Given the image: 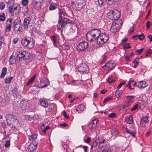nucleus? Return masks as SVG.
Returning <instances> with one entry per match:
<instances>
[{
	"mask_svg": "<svg viewBox=\"0 0 152 152\" xmlns=\"http://www.w3.org/2000/svg\"><path fill=\"white\" fill-rule=\"evenodd\" d=\"M62 47L65 50H68L69 49V46L67 44H64L62 45Z\"/></svg>",
	"mask_w": 152,
	"mask_h": 152,
	"instance_id": "58836bf2",
	"label": "nucleus"
},
{
	"mask_svg": "<svg viewBox=\"0 0 152 152\" xmlns=\"http://www.w3.org/2000/svg\"><path fill=\"white\" fill-rule=\"evenodd\" d=\"M134 80H131L126 85V86L128 87L130 89H131V85L132 83H134Z\"/></svg>",
	"mask_w": 152,
	"mask_h": 152,
	"instance_id": "864d4df0",
	"label": "nucleus"
},
{
	"mask_svg": "<svg viewBox=\"0 0 152 152\" xmlns=\"http://www.w3.org/2000/svg\"><path fill=\"white\" fill-rule=\"evenodd\" d=\"M129 44V43L124 44L123 45V46L125 49L130 48H131V47Z\"/></svg>",
	"mask_w": 152,
	"mask_h": 152,
	"instance_id": "09e8293b",
	"label": "nucleus"
},
{
	"mask_svg": "<svg viewBox=\"0 0 152 152\" xmlns=\"http://www.w3.org/2000/svg\"><path fill=\"white\" fill-rule=\"evenodd\" d=\"M125 84V82L121 83L120 84H119V85L117 87V88L118 89L120 88L122 85H124Z\"/></svg>",
	"mask_w": 152,
	"mask_h": 152,
	"instance_id": "774afa93",
	"label": "nucleus"
},
{
	"mask_svg": "<svg viewBox=\"0 0 152 152\" xmlns=\"http://www.w3.org/2000/svg\"><path fill=\"white\" fill-rule=\"evenodd\" d=\"M136 37H138V39L140 40H142L144 38V36L143 34H142L141 35H135L133 37V38H135Z\"/></svg>",
	"mask_w": 152,
	"mask_h": 152,
	"instance_id": "2f4dec72",
	"label": "nucleus"
},
{
	"mask_svg": "<svg viewBox=\"0 0 152 152\" xmlns=\"http://www.w3.org/2000/svg\"><path fill=\"white\" fill-rule=\"evenodd\" d=\"M151 25V22L149 21H148L146 24V26L147 29H149Z\"/></svg>",
	"mask_w": 152,
	"mask_h": 152,
	"instance_id": "69168bd1",
	"label": "nucleus"
},
{
	"mask_svg": "<svg viewBox=\"0 0 152 152\" xmlns=\"http://www.w3.org/2000/svg\"><path fill=\"white\" fill-rule=\"evenodd\" d=\"M68 24H73V21L70 19L66 18H64L63 19L58 20V23L57 25V28L60 30L61 28H64L65 26Z\"/></svg>",
	"mask_w": 152,
	"mask_h": 152,
	"instance_id": "f03ea898",
	"label": "nucleus"
},
{
	"mask_svg": "<svg viewBox=\"0 0 152 152\" xmlns=\"http://www.w3.org/2000/svg\"><path fill=\"white\" fill-rule=\"evenodd\" d=\"M126 131L127 133L130 134L131 135L134 137H135V133L134 132L129 130L127 129H126Z\"/></svg>",
	"mask_w": 152,
	"mask_h": 152,
	"instance_id": "ea45409f",
	"label": "nucleus"
},
{
	"mask_svg": "<svg viewBox=\"0 0 152 152\" xmlns=\"http://www.w3.org/2000/svg\"><path fill=\"white\" fill-rule=\"evenodd\" d=\"M51 40L53 42L54 45H56L57 44V37L56 36H53L51 37Z\"/></svg>",
	"mask_w": 152,
	"mask_h": 152,
	"instance_id": "473e14b6",
	"label": "nucleus"
},
{
	"mask_svg": "<svg viewBox=\"0 0 152 152\" xmlns=\"http://www.w3.org/2000/svg\"><path fill=\"white\" fill-rule=\"evenodd\" d=\"M112 99L111 97H107L103 101V103H105L107 102H109L110 100Z\"/></svg>",
	"mask_w": 152,
	"mask_h": 152,
	"instance_id": "6e6d98bb",
	"label": "nucleus"
},
{
	"mask_svg": "<svg viewBox=\"0 0 152 152\" xmlns=\"http://www.w3.org/2000/svg\"><path fill=\"white\" fill-rule=\"evenodd\" d=\"M12 79V77L10 76L7 78L5 80V83L6 84H8L10 83L11 80Z\"/></svg>",
	"mask_w": 152,
	"mask_h": 152,
	"instance_id": "c9c22d12",
	"label": "nucleus"
},
{
	"mask_svg": "<svg viewBox=\"0 0 152 152\" xmlns=\"http://www.w3.org/2000/svg\"><path fill=\"white\" fill-rule=\"evenodd\" d=\"M57 4L55 3H51L50 6L49 10H53L56 9L57 6Z\"/></svg>",
	"mask_w": 152,
	"mask_h": 152,
	"instance_id": "393cba45",
	"label": "nucleus"
},
{
	"mask_svg": "<svg viewBox=\"0 0 152 152\" xmlns=\"http://www.w3.org/2000/svg\"><path fill=\"white\" fill-rule=\"evenodd\" d=\"M97 119H96L91 121L88 124V127L89 129L92 130H94L97 127Z\"/></svg>",
	"mask_w": 152,
	"mask_h": 152,
	"instance_id": "1a4fd4ad",
	"label": "nucleus"
},
{
	"mask_svg": "<svg viewBox=\"0 0 152 152\" xmlns=\"http://www.w3.org/2000/svg\"><path fill=\"white\" fill-rule=\"evenodd\" d=\"M104 0H98L96 3L97 5L100 6H102L104 2Z\"/></svg>",
	"mask_w": 152,
	"mask_h": 152,
	"instance_id": "79ce46f5",
	"label": "nucleus"
},
{
	"mask_svg": "<svg viewBox=\"0 0 152 152\" xmlns=\"http://www.w3.org/2000/svg\"><path fill=\"white\" fill-rule=\"evenodd\" d=\"M102 151V152H108L106 150H105L104 147L103 145L101 146L100 148Z\"/></svg>",
	"mask_w": 152,
	"mask_h": 152,
	"instance_id": "052dcab7",
	"label": "nucleus"
},
{
	"mask_svg": "<svg viewBox=\"0 0 152 152\" xmlns=\"http://www.w3.org/2000/svg\"><path fill=\"white\" fill-rule=\"evenodd\" d=\"M148 84L145 81L142 80L137 82V87L140 88H144L147 86Z\"/></svg>",
	"mask_w": 152,
	"mask_h": 152,
	"instance_id": "4468645a",
	"label": "nucleus"
},
{
	"mask_svg": "<svg viewBox=\"0 0 152 152\" xmlns=\"http://www.w3.org/2000/svg\"><path fill=\"white\" fill-rule=\"evenodd\" d=\"M14 30L16 33L19 31V21L18 20H15L14 22Z\"/></svg>",
	"mask_w": 152,
	"mask_h": 152,
	"instance_id": "dca6fc26",
	"label": "nucleus"
},
{
	"mask_svg": "<svg viewBox=\"0 0 152 152\" xmlns=\"http://www.w3.org/2000/svg\"><path fill=\"white\" fill-rule=\"evenodd\" d=\"M101 31L97 29L91 30L88 32L86 34V38L90 42L94 41L98 39Z\"/></svg>",
	"mask_w": 152,
	"mask_h": 152,
	"instance_id": "f257e3e1",
	"label": "nucleus"
},
{
	"mask_svg": "<svg viewBox=\"0 0 152 152\" xmlns=\"http://www.w3.org/2000/svg\"><path fill=\"white\" fill-rule=\"evenodd\" d=\"M18 38H14L13 40V43L14 44H16L18 42Z\"/></svg>",
	"mask_w": 152,
	"mask_h": 152,
	"instance_id": "680f3d73",
	"label": "nucleus"
},
{
	"mask_svg": "<svg viewBox=\"0 0 152 152\" xmlns=\"http://www.w3.org/2000/svg\"><path fill=\"white\" fill-rule=\"evenodd\" d=\"M113 17L114 20H116L119 18L120 16V13L117 10H115L112 12Z\"/></svg>",
	"mask_w": 152,
	"mask_h": 152,
	"instance_id": "2eb2a0df",
	"label": "nucleus"
},
{
	"mask_svg": "<svg viewBox=\"0 0 152 152\" xmlns=\"http://www.w3.org/2000/svg\"><path fill=\"white\" fill-rule=\"evenodd\" d=\"M34 8L37 10H39L41 8V6L42 5V3L38 2L37 1H33L32 2Z\"/></svg>",
	"mask_w": 152,
	"mask_h": 152,
	"instance_id": "6ab92c4d",
	"label": "nucleus"
},
{
	"mask_svg": "<svg viewBox=\"0 0 152 152\" xmlns=\"http://www.w3.org/2000/svg\"><path fill=\"white\" fill-rule=\"evenodd\" d=\"M10 145V140H7L5 142L4 144V146L6 148H7L9 147Z\"/></svg>",
	"mask_w": 152,
	"mask_h": 152,
	"instance_id": "3c124183",
	"label": "nucleus"
},
{
	"mask_svg": "<svg viewBox=\"0 0 152 152\" xmlns=\"http://www.w3.org/2000/svg\"><path fill=\"white\" fill-rule=\"evenodd\" d=\"M109 4H112L114 3L115 0H106Z\"/></svg>",
	"mask_w": 152,
	"mask_h": 152,
	"instance_id": "5fc2aeb1",
	"label": "nucleus"
},
{
	"mask_svg": "<svg viewBox=\"0 0 152 152\" xmlns=\"http://www.w3.org/2000/svg\"><path fill=\"white\" fill-rule=\"evenodd\" d=\"M126 121L129 124H132L133 122V121L132 116V115L129 116V117L126 119Z\"/></svg>",
	"mask_w": 152,
	"mask_h": 152,
	"instance_id": "c756f323",
	"label": "nucleus"
},
{
	"mask_svg": "<svg viewBox=\"0 0 152 152\" xmlns=\"http://www.w3.org/2000/svg\"><path fill=\"white\" fill-rule=\"evenodd\" d=\"M116 64L113 62L112 61H110L107 63L104 66L102 67L103 69H106L105 68L106 67L109 69L110 70H111L113 69L116 66Z\"/></svg>",
	"mask_w": 152,
	"mask_h": 152,
	"instance_id": "9d476101",
	"label": "nucleus"
},
{
	"mask_svg": "<svg viewBox=\"0 0 152 152\" xmlns=\"http://www.w3.org/2000/svg\"><path fill=\"white\" fill-rule=\"evenodd\" d=\"M122 93V91H116L115 92V95L116 97L117 98H118L120 97Z\"/></svg>",
	"mask_w": 152,
	"mask_h": 152,
	"instance_id": "f704fd0d",
	"label": "nucleus"
},
{
	"mask_svg": "<svg viewBox=\"0 0 152 152\" xmlns=\"http://www.w3.org/2000/svg\"><path fill=\"white\" fill-rule=\"evenodd\" d=\"M8 26H7L5 29V31L6 32H9L10 31L11 28V24H8Z\"/></svg>",
	"mask_w": 152,
	"mask_h": 152,
	"instance_id": "49530a36",
	"label": "nucleus"
},
{
	"mask_svg": "<svg viewBox=\"0 0 152 152\" xmlns=\"http://www.w3.org/2000/svg\"><path fill=\"white\" fill-rule=\"evenodd\" d=\"M85 109V106L84 105L80 104L79 105L78 107L76 108V110L78 112V113H81Z\"/></svg>",
	"mask_w": 152,
	"mask_h": 152,
	"instance_id": "aec40b11",
	"label": "nucleus"
},
{
	"mask_svg": "<svg viewBox=\"0 0 152 152\" xmlns=\"http://www.w3.org/2000/svg\"><path fill=\"white\" fill-rule=\"evenodd\" d=\"M88 44L87 42H83L79 43L77 48L78 50L81 51H84L88 48Z\"/></svg>",
	"mask_w": 152,
	"mask_h": 152,
	"instance_id": "423d86ee",
	"label": "nucleus"
},
{
	"mask_svg": "<svg viewBox=\"0 0 152 152\" xmlns=\"http://www.w3.org/2000/svg\"><path fill=\"white\" fill-rule=\"evenodd\" d=\"M152 52V50L151 49H149L148 51L145 53V56L147 57L148 56H150Z\"/></svg>",
	"mask_w": 152,
	"mask_h": 152,
	"instance_id": "a18cd8bd",
	"label": "nucleus"
},
{
	"mask_svg": "<svg viewBox=\"0 0 152 152\" xmlns=\"http://www.w3.org/2000/svg\"><path fill=\"white\" fill-rule=\"evenodd\" d=\"M37 138V135L36 134H33L29 136L28 138L29 140H34Z\"/></svg>",
	"mask_w": 152,
	"mask_h": 152,
	"instance_id": "a19ab883",
	"label": "nucleus"
},
{
	"mask_svg": "<svg viewBox=\"0 0 152 152\" xmlns=\"http://www.w3.org/2000/svg\"><path fill=\"white\" fill-rule=\"evenodd\" d=\"M7 71V69L6 67H4L2 68L1 74L0 75V77L1 78H3L4 77Z\"/></svg>",
	"mask_w": 152,
	"mask_h": 152,
	"instance_id": "bb28decb",
	"label": "nucleus"
},
{
	"mask_svg": "<svg viewBox=\"0 0 152 152\" xmlns=\"http://www.w3.org/2000/svg\"><path fill=\"white\" fill-rule=\"evenodd\" d=\"M14 6V5L13 4L12 6H10L8 8L9 12L11 14H12L13 13V8Z\"/></svg>",
	"mask_w": 152,
	"mask_h": 152,
	"instance_id": "4c0bfd02",
	"label": "nucleus"
},
{
	"mask_svg": "<svg viewBox=\"0 0 152 152\" xmlns=\"http://www.w3.org/2000/svg\"><path fill=\"white\" fill-rule=\"evenodd\" d=\"M115 114L114 113L110 114L109 115V117L110 118H114L115 116Z\"/></svg>",
	"mask_w": 152,
	"mask_h": 152,
	"instance_id": "338daca9",
	"label": "nucleus"
},
{
	"mask_svg": "<svg viewBox=\"0 0 152 152\" xmlns=\"http://www.w3.org/2000/svg\"><path fill=\"white\" fill-rule=\"evenodd\" d=\"M134 97V96H126V98H127L128 103L129 104L130 102H132L133 101V99Z\"/></svg>",
	"mask_w": 152,
	"mask_h": 152,
	"instance_id": "72a5a7b5",
	"label": "nucleus"
},
{
	"mask_svg": "<svg viewBox=\"0 0 152 152\" xmlns=\"http://www.w3.org/2000/svg\"><path fill=\"white\" fill-rule=\"evenodd\" d=\"M49 84L48 82L46 81H41L38 85V88H43L46 87Z\"/></svg>",
	"mask_w": 152,
	"mask_h": 152,
	"instance_id": "a211bd4d",
	"label": "nucleus"
},
{
	"mask_svg": "<svg viewBox=\"0 0 152 152\" xmlns=\"http://www.w3.org/2000/svg\"><path fill=\"white\" fill-rule=\"evenodd\" d=\"M100 36L103 38L104 41L106 43L109 39V36L108 34H106L105 33L100 34Z\"/></svg>",
	"mask_w": 152,
	"mask_h": 152,
	"instance_id": "4be33fe9",
	"label": "nucleus"
},
{
	"mask_svg": "<svg viewBox=\"0 0 152 152\" xmlns=\"http://www.w3.org/2000/svg\"><path fill=\"white\" fill-rule=\"evenodd\" d=\"M84 142L87 143H89L91 141V139L90 137H88L86 139L84 138Z\"/></svg>",
	"mask_w": 152,
	"mask_h": 152,
	"instance_id": "37998d69",
	"label": "nucleus"
},
{
	"mask_svg": "<svg viewBox=\"0 0 152 152\" xmlns=\"http://www.w3.org/2000/svg\"><path fill=\"white\" fill-rule=\"evenodd\" d=\"M21 42L23 46L26 47L29 49L33 48L34 45V41L31 38H23L21 40Z\"/></svg>",
	"mask_w": 152,
	"mask_h": 152,
	"instance_id": "20e7f679",
	"label": "nucleus"
},
{
	"mask_svg": "<svg viewBox=\"0 0 152 152\" xmlns=\"http://www.w3.org/2000/svg\"><path fill=\"white\" fill-rule=\"evenodd\" d=\"M138 107V104H136L133 108H132L131 109V111H133L134 110H136L137 108Z\"/></svg>",
	"mask_w": 152,
	"mask_h": 152,
	"instance_id": "0e129e2a",
	"label": "nucleus"
},
{
	"mask_svg": "<svg viewBox=\"0 0 152 152\" xmlns=\"http://www.w3.org/2000/svg\"><path fill=\"white\" fill-rule=\"evenodd\" d=\"M145 48H143L140 49H138L136 50V52L139 54H140L143 51Z\"/></svg>",
	"mask_w": 152,
	"mask_h": 152,
	"instance_id": "4d7b16f0",
	"label": "nucleus"
},
{
	"mask_svg": "<svg viewBox=\"0 0 152 152\" xmlns=\"http://www.w3.org/2000/svg\"><path fill=\"white\" fill-rule=\"evenodd\" d=\"M96 40L97 44L102 45L106 43L105 41H104V40L103 38L101 37L100 36V34H99V37L98 39Z\"/></svg>",
	"mask_w": 152,
	"mask_h": 152,
	"instance_id": "b1692460",
	"label": "nucleus"
},
{
	"mask_svg": "<svg viewBox=\"0 0 152 152\" xmlns=\"http://www.w3.org/2000/svg\"><path fill=\"white\" fill-rule=\"evenodd\" d=\"M30 54L27 51H21V53H20V59L25 60L28 59L30 58Z\"/></svg>",
	"mask_w": 152,
	"mask_h": 152,
	"instance_id": "6e6552de",
	"label": "nucleus"
},
{
	"mask_svg": "<svg viewBox=\"0 0 152 152\" xmlns=\"http://www.w3.org/2000/svg\"><path fill=\"white\" fill-rule=\"evenodd\" d=\"M5 14L3 13V15H0V21H4L5 20Z\"/></svg>",
	"mask_w": 152,
	"mask_h": 152,
	"instance_id": "c03bdc74",
	"label": "nucleus"
},
{
	"mask_svg": "<svg viewBox=\"0 0 152 152\" xmlns=\"http://www.w3.org/2000/svg\"><path fill=\"white\" fill-rule=\"evenodd\" d=\"M37 145L31 143L28 147L27 149L28 151L33 152L36 150L37 148Z\"/></svg>",
	"mask_w": 152,
	"mask_h": 152,
	"instance_id": "f3484780",
	"label": "nucleus"
},
{
	"mask_svg": "<svg viewBox=\"0 0 152 152\" xmlns=\"http://www.w3.org/2000/svg\"><path fill=\"white\" fill-rule=\"evenodd\" d=\"M5 7V4L3 2H1L0 3V8L3 10Z\"/></svg>",
	"mask_w": 152,
	"mask_h": 152,
	"instance_id": "603ef678",
	"label": "nucleus"
},
{
	"mask_svg": "<svg viewBox=\"0 0 152 152\" xmlns=\"http://www.w3.org/2000/svg\"><path fill=\"white\" fill-rule=\"evenodd\" d=\"M148 117L147 116H143L142 118L140 121V125L141 126L145 127L146 125L148 124Z\"/></svg>",
	"mask_w": 152,
	"mask_h": 152,
	"instance_id": "f8f14e48",
	"label": "nucleus"
},
{
	"mask_svg": "<svg viewBox=\"0 0 152 152\" xmlns=\"http://www.w3.org/2000/svg\"><path fill=\"white\" fill-rule=\"evenodd\" d=\"M35 75L36 74L34 75L26 83V86H29L34 81L35 77Z\"/></svg>",
	"mask_w": 152,
	"mask_h": 152,
	"instance_id": "cd10ccee",
	"label": "nucleus"
},
{
	"mask_svg": "<svg viewBox=\"0 0 152 152\" xmlns=\"http://www.w3.org/2000/svg\"><path fill=\"white\" fill-rule=\"evenodd\" d=\"M40 104L44 107H47L48 105V103L46 102L45 100H42L40 101Z\"/></svg>",
	"mask_w": 152,
	"mask_h": 152,
	"instance_id": "c85d7f7f",
	"label": "nucleus"
},
{
	"mask_svg": "<svg viewBox=\"0 0 152 152\" xmlns=\"http://www.w3.org/2000/svg\"><path fill=\"white\" fill-rule=\"evenodd\" d=\"M102 60L101 62L102 63H103L107 59L105 55H103L102 56Z\"/></svg>",
	"mask_w": 152,
	"mask_h": 152,
	"instance_id": "e2e57ef3",
	"label": "nucleus"
},
{
	"mask_svg": "<svg viewBox=\"0 0 152 152\" xmlns=\"http://www.w3.org/2000/svg\"><path fill=\"white\" fill-rule=\"evenodd\" d=\"M115 80H113V77H110L107 80V82L110 83H111L115 81Z\"/></svg>",
	"mask_w": 152,
	"mask_h": 152,
	"instance_id": "13d9d810",
	"label": "nucleus"
},
{
	"mask_svg": "<svg viewBox=\"0 0 152 152\" xmlns=\"http://www.w3.org/2000/svg\"><path fill=\"white\" fill-rule=\"evenodd\" d=\"M118 22H113L111 25L110 30L113 32H115L119 31L121 28V26L122 24V22L121 20H119Z\"/></svg>",
	"mask_w": 152,
	"mask_h": 152,
	"instance_id": "39448f33",
	"label": "nucleus"
},
{
	"mask_svg": "<svg viewBox=\"0 0 152 152\" xmlns=\"http://www.w3.org/2000/svg\"><path fill=\"white\" fill-rule=\"evenodd\" d=\"M58 13L59 14L58 20H59L60 19H61V18H62V15H63L64 16L65 15L66 13L64 12L61 10V7H60V8L58 7Z\"/></svg>",
	"mask_w": 152,
	"mask_h": 152,
	"instance_id": "5701e85b",
	"label": "nucleus"
},
{
	"mask_svg": "<svg viewBox=\"0 0 152 152\" xmlns=\"http://www.w3.org/2000/svg\"><path fill=\"white\" fill-rule=\"evenodd\" d=\"M20 105V106L21 109L23 110H25L28 108V104L27 102L25 100L21 101Z\"/></svg>",
	"mask_w": 152,
	"mask_h": 152,
	"instance_id": "ddd939ff",
	"label": "nucleus"
},
{
	"mask_svg": "<svg viewBox=\"0 0 152 152\" xmlns=\"http://www.w3.org/2000/svg\"><path fill=\"white\" fill-rule=\"evenodd\" d=\"M31 19L30 18L28 17L24 19V25L25 28L27 29L28 28V25Z\"/></svg>",
	"mask_w": 152,
	"mask_h": 152,
	"instance_id": "412c9836",
	"label": "nucleus"
},
{
	"mask_svg": "<svg viewBox=\"0 0 152 152\" xmlns=\"http://www.w3.org/2000/svg\"><path fill=\"white\" fill-rule=\"evenodd\" d=\"M16 60L15 56H11L10 57L9 61L11 64H14L16 62Z\"/></svg>",
	"mask_w": 152,
	"mask_h": 152,
	"instance_id": "a878e982",
	"label": "nucleus"
},
{
	"mask_svg": "<svg viewBox=\"0 0 152 152\" xmlns=\"http://www.w3.org/2000/svg\"><path fill=\"white\" fill-rule=\"evenodd\" d=\"M98 145V142L97 140H95L93 144L91 147V149L93 148L96 147Z\"/></svg>",
	"mask_w": 152,
	"mask_h": 152,
	"instance_id": "8fccbe9b",
	"label": "nucleus"
},
{
	"mask_svg": "<svg viewBox=\"0 0 152 152\" xmlns=\"http://www.w3.org/2000/svg\"><path fill=\"white\" fill-rule=\"evenodd\" d=\"M28 3V0H23L22 1V4L24 6H27Z\"/></svg>",
	"mask_w": 152,
	"mask_h": 152,
	"instance_id": "de8ad7c7",
	"label": "nucleus"
},
{
	"mask_svg": "<svg viewBox=\"0 0 152 152\" xmlns=\"http://www.w3.org/2000/svg\"><path fill=\"white\" fill-rule=\"evenodd\" d=\"M111 132L112 134L114 136L118 134V132L115 129H112Z\"/></svg>",
	"mask_w": 152,
	"mask_h": 152,
	"instance_id": "e433bc0d",
	"label": "nucleus"
},
{
	"mask_svg": "<svg viewBox=\"0 0 152 152\" xmlns=\"http://www.w3.org/2000/svg\"><path fill=\"white\" fill-rule=\"evenodd\" d=\"M78 71L80 73H84L88 70L87 65L85 63L80 64L77 68Z\"/></svg>",
	"mask_w": 152,
	"mask_h": 152,
	"instance_id": "0eeeda50",
	"label": "nucleus"
},
{
	"mask_svg": "<svg viewBox=\"0 0 152 152\" xmlns=\"http://www.w3.org/2000/svg\"><path fill=\"white\" fill-rule=\"evenodd\" d=\"M5 117L7 124L11 127H12L18 122L16 117L11 114H7Z\"/></svg>",
	"mask_w": 152,
	"mask_h": 152,
	"instance_id": "7ed1b4c3",
	"label": "nucleus"
},
{
	"mask_svg": "<svg viewBox=\"0 0 152 152\" xmlns=\"http://www.w3.org/2000/svg\"><path fill=\"white\" fill-rule=\"evenodd\" d=\"M83 2V0H78L76 4H75V8L77 10L80 11L83 8L85 4V3Z\"/></svg>",
	"mask_w": 152,
	"mask_h": 152,
	"instance_id": "9b49d317",
	"label": "nucleus"
},
{
	"mask_svg": "<svg viewBox=\"0 0 152 152\" xmlns=\"http://www.w3.org/2000/svg\"><path fill=\"white\" fill-rule=\"evenodd\" d=\"M139 58H136L134 61L133 63L134 64V65L133 67L134 68H136L137 66L139 64Z\"/></svg>",
	"mask_w": 152,
	"mask_h": 152,
	"instance_id": "7c9ffc66",
	"label": "nucleus"
},
{
	"mask_svg": "<svg viewBox=\"0 0 152 152\" xmlns=\"http://www.w3.org/2000/svg\"><path fill=\"white\" fill-rule=\"evenodd\" d=\"M32 117H30L29 115H26L25 116V118L26 120L28 121H31L32 120L33 118Z\"/></svg>",
	"mask_w": 152,
	"mask_h": 152,
	"instance_id": "bf43d9fd",
	"label": "nucleus"
}]
</instances>
